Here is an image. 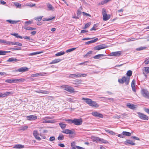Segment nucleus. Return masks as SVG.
Returning <instances> with one entry per match:
<instances>
[{"instance_id":"obj_11","label":"nucleus","mask_w":149,"mask_h":149,"mask_svg":"<svg viewBox=\"0 0 149 149\" xmlns=\"http://www.w3.org/2000/svg\"><path fill=\"white\" fill-rule=\"evenodd\" d=\"M143 73L146 77L147 76V74L149 73V67H146L144 68L143 69Z\"/></svg>"},{"instance_id":"obj_64","label":"nucleus","mask_w":149,"mask_h":149,"mask_svg":"<svg viewBox=\"0 0 149 149\" xmlns=\"http://www.w3.org/2000/svg\"><path fill=\"white\" fill-rule=\"evenodd\" d=\"M145 111L149 114V109H145Z\"/></svg>"},{"instance_id":"obj_52","label":"nucleus","mask_w":149,"mask_h":149,"mask_svg":"<svg viewBox=\"0 0 149 149\" xmlns=\"http://www.w3.org/2000/svg\"><path fill=\"white\" fill-rule=\"evenodd\" d=\"M10 34L12 35L15 36L17 38H19V35L17 33H11Z\"/></svg>"},{"instance_id":"obj_5","label":"nucleus","mask_w":149,"mask_h":149,"mask_svg":"<svg viewBox=\"0 0 149 149\" xmlns=\"http://www.w3.org/2000/svg\"><path fill=\"white\" fill-rule=\"evenodd\" d=\"M87 76V74H70L69 76V77L73 78L74 77H86Z\"/></svg>"},{"instance_id":"obj_26","label":"nucleus","mask_w":149,"mask_h":149,"mask_svg":"<svg viewBox=\"0 0 149 149\" xmlns=\"http://www.w3.org/2000/svg\"><path fill=\"white\" fill-rule=\"evenodd\" d=\"M104 55L102 54H99L93 57V58L95 59H99L102 57L104 56Z\"/></svg>"},{"instance_id":"obj_14","label":"nucleus","mask_w":149,"mask_h":149,"mask_svg":"<svg viewBox=\"0 0 149 149\" xmlns=\"http://www.w3.org/2000/svg\"><path fill=\"white\" fill-rule=\"evenodd\" d=\"M33 135L36 139L38 140H41L40 138L38 136V133L37 130H34L33 132Z\"/></svg>"},{"instance_id":"obj_17","label":"nucleus","mask_w":149,"mask_h":149,"mask_svg":"<svg viewBox=\"0 0 149 149\" xmlns=\"http://www.w3.org/2000/svg\"><path fill=\"white\" fill-rule=\"evenodd\" d=\"M127 106L132 109H134L136 108L135 105L131 104L130 103H127Z\"/></svg>"},{"instance_id":"obj_55","label":"nucleus","mask_w":149,"mask_h":149,"mask_svg":"<svg viewBox=\"0 0 149 149\" xmlns=\"http://www.w3.org/2000/svg\"><path fill=\"white\" fill-rule=\"evenodd\" d=\"M35 4H29L27 5V6L31 7L34 6H35Z\"/></svg>"},{"instance_id":"obj_25","label":"nucleus","mask_w":149,"mask_h":149,"mask_svg":"<svg viewBox=\"0 0 149 149\" xmlns=\"http://www.w3.org/2000/svg\"><path fill=\"white\" fill-rule=\"evenodd\" d=\"M27 128L28 127L26 126H22L19 127V130L24 131L26 130Z\"/></svg>"},{"instance_id":"obj_54","label":"nucleus","mask_w":149,"mask_h":149,"mask_svg":"<svg viewBox=\"0 0 149 149\" xmlns=\"http://www.w3.org/2000/svg\"><path fill=\"white\" fill-rule=\"evenodd\" d=\"M98 40L97 38H96L95 39H94L91 40V43L95 42H96L97 40Z\"/></svg>"},{"instance_id":"obj_1","label":"nucleus","mask_w":149,"mask_h":149,"mask_svg":"<svg viewBox=\"0 0 149 149\" xmlns=\"http://www.w3.org/2000/svg\"><path fill=\"white\" fill-rule=\"evenodd\" d=\"M102 12L103 15V19L104 21H107L110 18V15L107 14L106 10L105 9H102Z\"/></svg>"},{"instance_id":"obj_15","label":"nucleus","mask_w":149,"mask_h":149,"mask_svg":"<svg viewBox=\"0 0 149 149\" xmlns=\"http://www.w3.org/2000/svg\"><path fill=\"white\" fill-rule=\"evenodd\" d=\"M62 132L63 133L67 134H72L73 132L71 130H69L65 129L62 131Z\"/></svg>"},{"instance_id":"obj_27","label":"nucleus","mask_w":149,"mask_h":149,"mask_svg":"<svg viewBox=\"0 0 149 149\" xmlns=\"http://www.w3.org/2000/svg\"><path fill=\"white\" fill-rule=\"evenodd\" d=\"M93 53V52L91 51H90L88 52L86 54H85L84 57L85 58H88V57H90L91 56V54H92Z\"/></svg>"},{"instance_id":"obj_24","label":"nucleus","mask_w":149,"mask_h":149,"mask_svg":"<svg viewBox=\"0 0 149 149\" xmlns=\"http://www.w3.org/2000/svg\"><path fill=\"white\" fill-rule=\"evenodd\" d=\"M127 144H129L131 145H135V143L134 142H133L132 141L130 140H127L125 142V145H127Z\"/></svg>"},{"instance_id":"obj_33","label":"nucleus","mask_w":149,"mask_h":149,"mask_svg":"<svg viewBox=\"0 0 149 149\" xmlns=\"http://www.w3.org/2000/svg\"><path fill=\"white\" fill-rule=\"evenodd\" d=\"M65 52H60L58 53H56L55 54V56H59L64 54Z\"/></svg>"},{"instance_id":"obj_45","label":"nucleus","mask_w":149,"mask_h":149,"mask_svg":"<svg viewBox=\"0 0 149 149\" xmlns=\"http://www.w3.org/2000/svg\"><path fill=\"white\" fill-rule=\"evenodd\" d=\"M54 120H45L43 122V123H52L54 122Z\"/></svg>"},{"instance_id":"obj_12","label":"nucleus","mask_w":149,"mask_h":149,"mask_svg":"<svg viewBox=\"0 0 149 149\" xmlns=\"http://www.w3.org/2000/svg\"><path fill=\"white\" fill-rule=\"evenodd\" d=\"M12 94L11 92H7L5 93H0V98L8 96H9Z\"/></svg>"},{"instance_id":"obj_21","label":"nucleus","mask_w":149,"mask_h":149,"mask_svg":"<svg viewBox=\"0 0 149 149\" xmlns=\"http://www.w3.org/2000/svg\"><path fill=\"white\" fill-rule=\"evenodd\" d=\"M18 61L17 59L13 58H9L8 60L7 61V62H15Z\"/></svg>"},{"instance_id":"obj_22","label":"nucleus","mask_w":149,"mask_h":149,"mask_svg":"<svg viewBox=\"0 0 149 149\" xmlns=\"http://www.w3.org/2000/svg\"><path fill=\"white\" fill-rule=\"evenodd\" d=\"M61 61L60 59H55L53 60L50 63V64H54L57 63Z\"/></svg>"},{"instance_id":"obj_57","label":"nucleus","mask_w":149,"mask_h":149,"mask_svg":"<svg viewBox=\"0 0 149 149\" xmlns=\"http://www.w3.org/2000/svg\"><path fill=\"white\" fill-rule=\"evenodd\" d=\"M25 81V79H24L21 78L19 79V82H24Z\"/></svg>"},{"instance_id":"obj_23","label":"nucleus","mask_w":149,"mask_h":149,"mask_svg":"<svg viewBox=\"0 0 149 149\" xmlns=\"http://www.w3.org/2000/svg\"><path fill=\"white\" fill-rule=\"evenodd\" d=\"M59 125L62 129H64L65 128L66 126V124H64L63 122H61L59 123Z\"/></svg>"},{"instance_id":"obj_48","label":"nucleus","mask_w":149,"mask_h":149,"mask_svg":"<svg viewBox=\"0 0 149 149\" xmlns=\"http://www.w3.org/2000/svg\"><path fill=\"white\" fill-rule=\"evenodd\" d=\"M10 42V44H7V45H19L18 42H10Z\"/></svg>"},{"instance_id":"obj_43","label":"nucleus","mask_w":149,"mask_h":149,"mask_svg":"<svg viewBox=\"0 0 149 149\" xmlns=\"http://www.w3.org/2000/svg\"><path fill=\"white\" fill-rule=\"evenodd\" d=\"M91 23L90 22H88L85 25V27L84 28H83V29H85L86 28H88L91 25Z\"/></svg>"},{"instance_id":"obj_58","label":"nucleus","mask_w":149,"mask_h":149,"mask_svg":"<svg viewBox=\"0 0 149 149\" xmlns=\"http://www.w3.org/2000/svg\"><path fill=\"white\" fill-rule=\"evenodd\" d=\"M71 146L72 148L73 147H75V142H72L71 143Z\"/></svg>"},{"instance_id":"obj_31","label":"nucleus","mask_w":149,"mask_h":149,"mask_svg":"<svg viewBox=\"0 0 149 149\" xmlns=\"http://www.w3.org/2000/svg\"><path fill=\"white\" fill-rule=\"evenodd\" d=\"M122 134L123 135L127 136H130L131 134V133L129 132L125 131L123 132Z\"/></svg>"},{"instance_id":"obj_36","label":"nucleus","mask_w":149,"mask_h":149,"mask_svg":"<svg viewBox=\"0 0 149 149\" xmlns=\"http://www.w3.org/2000/svg\"><path fill=\"white\" fill-rule=\"evenodd\" d=\"M47 6L48 8L49 9V10H52L54 8L53 7L51 4L49 3L47 4Z\"/></svg>"},{"instance_id":"obj_10","label":"nucleus","mask_w":149,"mask_h":149,"mask_svg":"<svg viewBox=\"0 0 149 149\" xmlns=\"http://www.w3.org/2000/svg\"><path fill=\"white\" fill-rule=\"evenodd\" d=\"M92 114L93 116L96 117H98L101 118H102L103 117V116L102 114L96 111H94L92 112Z\"/></svg>"},{"instance_id":"obj_38","label":"nucleus","mask_w":149,"mask_h":149,"mask_svg":"<svg viewBox=\"0 0 149 149\" xmlns=\"http://www.w3.org/2000/svg\"><path fill=\"white\" fill-rule=\"evenodd\" d=\"M9 52L8 51H5L2 50H0V55H4L6 54V53H8Z\"/></svg>"},{"instance_id":"obj_62","label":"nucleus","mask_w":149,"mask_h":149,"mask_svg":"<svg viewBox=\"0 0 149 149\" xmlns=\"http://www.w3.org/2000/svg\"><path fill=\"white\" fill-rule=\"evenodd\" d=\"M14 4L17 7V8L19 7V3L17 2H15L14 3Z\"/></svg>"},{"instance_id":"obj_49","label":"nucleus","mask_w":149,"mask_h":149,"mask_svg":"<svg viewBox=\"0 0 149 149\" xmlns=\"http://www.w3.org/2000/svg\"><path fill=\"white\" fill-rule=\"evenodd\" d=\"M135 82L136 81L135 80L133 79L132 82L131 84V86H135Z\"/></svg>"},{"instance_id":"obj_16","label":"nucleus","mask_w":149,"mask_h":149,"mask_svg":"<svg viewBox=\"0 0 149 149\" xmlns=\"http://www.w3.org/2000/svg\"><path fill=\"white\" fill-rule=\"evenodd\" d=\"M89 106L95 107H98L99 106V105L97 103H96V102L92 101L91 102V104H90Z\"/></svg>"},{"instance_id":"obj_63","label":"nucleus","mask_w":149,"mask_h":149,"mask_svg":"<svg viewBox=\"0 0 149 149\" xmlns=\"http://www.w3.org/2000/svg\"><path fill=\"white\" fill-rule=\"evenodd\" d=\"M76 147L77 149H84V148L78 146H76Z\"/></svg>"},{"instance_id":"obj_61","label":"nucleus","mask_w":149,"mask_h":149,"mask_svg":"<svg viewBox=\"0 0 149 149\" xmlns=\"http://www.w3.org/2000/svg\"><path fill=\"white\" fill-rule=\"evenodd\" d=\"M132 138L134 139H135L136 140H139V138H138V137H137L136 136H132Z\"/></svg>"},{"instance_id":"obj_7","label":"nucleus","mask_w":149,"mask_h":149,"mask_svg":"<svg viewBox=\"0 0 149 149\" xmlns=\"http://www.w3.org/2000/svg\"><path fill=\"white\" fill-rule=\"evenodd\" d=\"M137 113L140 119L144 120H148V118L146 115L140 112H138Z\"/></svg>"},{"instance_id":"obj_50","label":"nucleus","mask_w":149,"mask_h":149,"mask_svg":"<svg viewBox=\"0 0 149 149\" xmlns=\"http://www.w3.org/2000/svg\"><path fill=\"white\" fill-rule=\"evenodd\" d=\"M31 77H37L39 76V74L38 73L32 74L31 75Z\"/></svg>"},{"instance_id":"obj_4","label":"nucleus","mask_w":149,"mask_h":149,"mask_svg":"<svg viewBox=\"0 0 149 149\" xmlns=\"http://www.w3.org/2000/svg\"><path fill=\"white\" fill-rule=\"evenodd\" d=\"M141 93L143 97L149 99V93L147 89H142L141 91Z\"/></svg>"},{"instance_id":"obj_2","label":"nucleus","mask_w":149,"mask_h":149,"mask_svg":"<svg viewBox=\"0 0 149 149\" xmlns=\"http://www.w3.org/2000/svg\"><path fill=\"white\" fill-rule=\"evenodd\" d=\"M118 81L121 84H123L125 83L126 85H127L129 83L130 78L123 77L121 79H119Z\"/></svg>"},{"instance_id":"obj_34","label":"nucleus","mask_w":149,"mask_h":149,"mask_svg":"<svg viewBox=\"0 0 149 149\" xmlns=\"http://www.w3.org/2000/svg\"><path fill=\"white\" fill-rule=\"evenodd\" d=\"M64 139L63 135L62 134H60L58 137V140H63Z\"/></svg>"},{"instance_id":"obj_20","label":"nucleus","mask_w":149,"mask_h":149,"mask_svg":"<svg viewBox=\"0 0 149 149\" xmlns=\"http://www.w3.org/2000/svg\"><path fill=\"white\" fill-rule=\"evenodd\" d=\"M10 43L9 41L0 39V43H3L6 45H7V44H10Z\"/></svg>"},{"instance_id":"obj_47","label":"nucleus","mask_w":149,"mask_h":149,"mask_svg":"<svg viewBox=\"0 0 149 149\" xmlns=\"http://www.w3.org/2000/svg\"><path fill=\"white\" fill-rule=\"evenodd\" d=\"M144 63L146 65L148 64L149 63V58H146Z\"/></svg>"},{"instance_id":"obj_44","label":"nucleus","mask_w":149,"mask_h":149,"mask_svg":"<svg viewBox=\"0 0 149 149\" xmlns=\"http://www.w3.org/2000/svg\"><path fill=\"white\" fill-rule=\"evenodd\" d=\"M65 120L70 124L73 123V120L68 119Z\"/></svg>"},{"instance_id":"obj_32","label":"nucleus","mask_w":149,"mask_h":149,"mask_svg":"<svg viewBox=\"0 0 149 149\" xmlns=\"http://www.w3.org/2000/svg\"><path fill=\"white\" fill-rule=\"evenodd\" d=\"M24 29L27 30H33L36 29V28H33L30 27H26V26L24 27Z\"/></svg>"},{"instance_id":"obj_29","label":"nucleus","mask_w":149,"mask_h":149,"mask_svg":"<svg viewBox=\"0 0 149 149\" xmlns=\"http://www.w3.org/2000/svg\"><path fill=\"white\" fill-rule=\"evenodd\" d=\"M98 142H99L100 143H107V141L104 140L100 138L99 137L98 138Z\"/></svg>"},{"instance_id":"obj_56","label":"nucleus","mask_w":149,"mask_h":149,"mask_svg":"<svg viewBox=\"0 0 149 149\" xmlns=\"http://www.w3.org/2000/svg\"><path fill=\"white\" fill-rule=\"evenodd\" d=\"M98 137H95L94 138L93 140L94 141H96V142H98Z\"/></svg>"},{"instance_id":"obj_6","label":"nucleus","mask_w":149,"mask_h":149,"mask_svg":"<svg viewBox=\"0 0 149 149\" xmlns=\"http://www.w3.org/2000/svg\"><path fill=\"white\" fill-rule=\"evenodd\" d=\"M107 46L105 44L100 45L94 47V49L96 50H99L101 49L105 48H107Z\"/></svg>"},{"instance_id":"obj_40","label":"nucleus","mask_w":149,"mask_h":149,"mask_svg":"<svg viewBox=\"0 0 149 149\" xmlns=\"http://www.w3.org/2000/svg\"><path fill=\"white\" fill-rule=\"evenodd\" d=\"M15 81V80H12L11 79H8L6 80H5V82H6L9 83L13 82H14Z\"/></svg>"},{"instance_id":"obj_39","label":"nucleus","mask_w":149,"mask_h":149,"mask_svg":"<svg viewBox=\"0 0 149 149\" xmlns=\"http://www.w3.org/2000/svg\"><path fill=\"white\" fill-rule=\"evenodd\" d=\"M6 21L9 22L10 24H15L17 22V21H15L11 20H7Z\"/></svg>"},{"instance_id":"obj_53","label":"nucleus","mask_w":149,"mask_h":149,"mask_svg":"<svg viewBox=\"0 0 149 149\" xmlns=\"http://www.w3.org/2000/svg\"><path fill=\"white\" fill-rule=\"evenodd\" d=\"M55 140V138L54 136H53L49 138V141H54Z\"/></svg>"},{"instance_id":"obj_35","label":"nucleus","mask_w":149,"mask_h":149,"mask_svg":"<svg viewBox=\"0 0 149 149\" xmlns=\"http://www.w3.org/2000/svg\"><path fill=\"white\" fill-rule=\"evenodd\" d=\"M55 17H50L49 18H44L42 19V20L43 21H49L53 19H54L55 18Z\"/></svg>"},{"instance_id":"obj_30","label":"nucleus","mask_w":149,"mask_h":149,"mask_svg":"<svg viewBox=\"0 0 149 149\" xmlns=\"http://www.w3.org/2000/svg\"><path fill=\"white\" fill-rule=\"evenodd\" d=\"M42 53V52H34L30 53L29 55V56H32L34 55H36L38 54H40Z\"/></svg>"},{"instance_id":"obj_37","label":"nucleus","mask_w":149,"mask_h":149,"mask_svg":"<svg viewBox=\"0 0 149 149\" xmlns=\"http://www.w3.org/2000/svg\"><path fill=\"white\" fill-rule=\"evenodd\" d=\"M82 9V8L81 6L79 9L77 10V14L78 15H80L81 14V10Z\"/></svg>"},{"instance_id":"obj_60","label":"nucleus","mask_w":149,"mask_h":149,"mask_svg":"<svg viewBox=\"0 0 149 149\" xmlns=\"http://www.w3.org/2000/svg\"><path fill=\"white\" fill-rule=\"evenodd\" d=\"M31 23V22L30 21L25 22V25H29Z\"/></svg>"},{"instance_id":"obj_51","label":"nucleus","mask_w":149,"mask_h":149,"mask_svg":"<svg viewBox=\"0 0 149 149\" xmlns=\"http://www.w3.org/2000/svg\"><path fill=\"white\" fill-rule=\"evenodd\" d=\"M39 74V76H44L46 74V73L44 72H40V73H38Z\"/></svg>"},{"instance_id":"obj_59","label":"nucleus","mask_w":149,"mask_h":149,"mask_svg":"<svg viewBox=\"0 0 149 149\" xmlns=\"http://www.w3.org/2000/svg\"><path fill=\"white\" fill-rule=\"evenodd\" d=\"M58 146L61 147H65L63 143H59L58 144Z\"/></svg>"},{"instance_id":"obj_46","label":"nucleus","mask_w":149,"mask_h":149,"mask_svg":"<svg viewBox=\"0 0 149 149\" xmlns=\"http://www.w3.org/2000/svg\"><path fill=\"white\" fill-rule=\"evenodd\" d=\"M146 48V47H140L137 48L136 50L137 51H139L145 49Z\"/></svg>"},{"instance_id":"obj_13","label":"nucleus","mask_w":149,"mask_h":149,"mask_svg":"<svg viewBox=\"0 0 149 149\" xmlns=\"http://www.w3.org/2000/svg\"><path fill=\"white\" fill-rule=\"evenodd\" d=\"M37 116L35 115L29 116L27 117V119L30 120H35L37 119Z\"/></svg>"},{"instance_id":"obj_3","label":"nucleus","mask_w":149,"mask_h":149,"mask_svg":"<svg viewBox=\"0 0 149 149\" xmlns=\"http://www.w3.org/2000/svg\"><path fill=\"white\" fill-rule=\"evenodd\" d=\"M62 88L65 90L69 92L74 93L75 91L74 89L72 87L67 85H64L62 86Z\"/></svg>"},{"instance_id":"obj_9","label":"nucleus","mask_w":149,"mask_h":149,"mask_svg":"<svg viewBox=\"0 0 149 149\" xmlns=\"http://www.w3.org/2000/svg\"><path fill=\"white\" fill-rule=\"evenodd\" d=\"M121 53L122 52L120 51L113 52L111 53L110 54L109 56H118L121 55Z\"/></svg>"},{"instance_id":"obj_19","label":"nucleus","mask_w":149,"mask_h":149,"mask_svg":"<svg viewBox=\"0 0 149 149\" xmlns=\"http://www.w3.org/2000/svg\"><path fill=\"white\" fill-rule=\"evenodd\" d=\"M82 100H85L86 103L88 104L89 105H90V104H91V102L92 101L91 99L88 98H85L83 97L82 98Z\"/></svg>"},{"instance_id":"obj_42","label":"nucleus","mask_w":149,"mask_h":149,"mask_svg":"<svg viewBox=\"0 0 149 149\" xmlns=\"http://www.w3.org/2000/svg\"><path fill=\"white\" fill-rule=\"evenodd\" d=\"M132 74V71L131 70H128L126 73V75L129 77L131 76Z\"/></svg>"},{"instance_id":"obj_41","label":"nucleus","mask_w":149,"mask_h":149,"mask_svg":"<svg viewBox=\"0 0 149 149\" xmlns=\"http://www.w3.org/2000/svg\"><path fill=\"white\" fill-rule=\"evenodd\" d=\"M42 17V16H40L39 17H35V19L36 21H40L41 20Z\"/></svg>"},{"instance_id":"obj_18","label":"nucleus","mask_w":149,"mask_h":149,"mask_svg":"<svg viewBox=\"0 0 149 149\" xmlns=\"http://www.w3.org/2000/svg\"><path fill=\"white\" fill-rule=\"evenodd\" d=\"M29 68L27 67H24L19 68V72H24L29 70Z\"/></svg>"},{"instance_id":"obj_8","label":"nucleus","mask_w":149,"mask_h":149,"mask_svg":"<svg viewBox=\"0 0 149 149\" xmlns=\"http://www.w3.org/2000/svg\"><path fill=\"white\" fill-rule=\"evenodd\" d=\"M82 120L81 119H73V123L76 125H79L82 124Z\"/></svg>"},{"instance_id":"obj_28","label":"nucleus","mask_w":149,"mask_h":149,"mask_svg":"<svg viewBox=\"0 0 149 149\" xmlns=\"http://www.w3.org/2000/svg\"><path fill=\"white\" fill-rule=\"evenodd\" d=\"M36 92L38 93H41L43 94H48L49 93V92L48 91H44L42 90H40L39 91H36Z\"/></svg>"}]
</instances>
